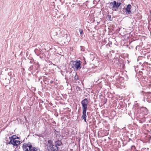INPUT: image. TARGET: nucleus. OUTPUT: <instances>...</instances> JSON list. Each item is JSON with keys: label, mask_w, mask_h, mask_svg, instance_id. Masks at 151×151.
<instances>
[{"label": "nucleus", "mask_w": 151, "mask_h": 151, "mask_svg": "<svg viewBox=\"0 0 151 151\" xmlns=\"http://www.w3.org/2000/svg\"><path fill=\"white\" fill-rule=\"evenodd\" d=\"M88 100L87 99L85 98L82 100L81 102V104L82 105V108L83 110L82 115L81 116V118L83 119L85 122L88 124V121L86 120L87 116L86 115V113L87 109V104H88Z\"/></svg>", "instance_id": "f257e3e1"}, {"label": "nucleus", "mask_w": 151, "mask_h": 151, "mask_svg": "<svg viewBox=\"0 0 151 151\" xmlns=\"http://www.w3.org/2000/svg\"><path fill=\"white\" fill-rule=\"evenodd\" d=\"M106 4L109 5L108 7L109 9H111L113 11H116L119 9L120 5L122 4V3L120 2H117L115 1H114L109 3H107Z\"/></svg>", "instance_id": "f03ea898"}, {"label": "nucleus", "mask_w": 151, "mask_h": 151, "mask_svg": "<svg viewBox=\"0 0 151 151\" xmlns=\"http://www.w3.org/2000/svg\"><path fill=\"white\" fill-rule=\"evenodd\" d=\"M132 6L130 4L126 5L122 9V14L126 16H128L132 14L131 9Z\"/></svg>", "instance_id": "7ed1b4c3"}, {"label": "nucleus", "mask_w": 151, "mask_h": 151, "mask_svg": "<svg viewBox=\"0 0 151 151\" xmlns=\"http://www.w3.org/2000/svg\"><path fill=\"white\" fill-rule=\"evenodd\" d=\"M48 145H47V149L48 151H58L59 147L56 146L53 143L52 141L51 140H49L47 141Z\"/></svg>", "instance_id": "20e7f679"}, {"label": "nucleus", "mask_w": 151, "mask_h": 151, "mask_svg": "<svg viewBox=\"0 0 151 151\" xmlns=\"http://www.w3.org/2000/svg\"><path fill=\"white\" fill-rule=\"evenodd\" d=\"M82 62L80 60H77L76 61L72 60L71 61V63L72 66V68H73L74 70H80L81 68Z\"/></svg>", "instance_id": "39448f33"}, {"label": "nucleus", "mask_w": 151, "mask_h": 151, "mask_svg": "<svg viewBox=\"0 0 151 151\" xmlns=\"http://www.w3.org/2000/svg\"><path fill=\"white\" fill-rule=\"evenodd\" d=\"M145 57L139 56L137 59V61L139 64L141 65L143 68H145L147 67L148 63L145 61Z\"/></svg>", "instance_id": "423d86ee"}, {"label": "nucleus", "mask_w": 151, "mask_h": 151, "mask_svg": "<svg viewBox=\"0 0 151 151\" xmlns=\"http://www.w3.org/2000/svg\"><path fill=\"white\" fill-rule=\"evenodd\" d=\"M35 147H33L31 143H28L27 144L25 143L22 145V147L23 150L25 151H32L33 148Z\"/></svg>", "instance_id": "0eeeda50"}, {"label": "nucleus", "mask_w": 151, "mask_h": 151, "mask_svg": "<svg viewBox=\"0 0 151 151\" xmlns=\"http://www.w3.org/2000/svg\"><path fill=\"white\" fill-rule=\"evenodd\" d=\"M141 70L142 71L140 70L139 71V74L140 75V78H142V80L144 81L147 75V70L146 68H141Z\"/></svg>", "instance_id": "6e6552de"}, {"label": "nucleus", "mask_w": 151, "mask_h": 151, "mask_svg": "<svg viewBox=\"0 0 151 151\" xmlns=\"http://www.w3.org/2000/svg\"><path fill=\"white\" fill-rule=\"evenodd\" d=\"M139 109L141 112L145 115H147L149 113V111L146 107L144 106L139 107Z\"/></svg>", "instance_id": "1a4fd4ad"}, {"label": "nucleus", "mask_w": 151, "mask_h": 151, "mask_svg": "<svg viewBox=\"0 0 151 151\" xmlns=\"http://www.w3.org/2000/svg\"><path fill=\"white\" fill-rule=\"evenodd\" d=\"M54 144L56 145V146L57 147L60 146L61 145H63L61 141L59 140L55 141Z\"/></svg>", "instance_id": "9d476101"}, {"label": "nucleus", "mask_w": 151, "mask_h": 151, "mask_svg": "<svg viewBox=\"0 0 151 151\" xmlns=\"http://www.w3.org/2000/svg\"><path fill=\"white\" fill-rule=\"evenodd\" d=\"M20 137H19L16 135H13L11 137H9V139H11V140H15L16 139H20Z\"/></svg>", "instance_id": "9b49d317"}, {"label": "nucleus", "mask_w": 151, "mask_h": 151, "mask_svg": "<svg viewBox=\"0 0 151 151\" xmlns=\"http://www.w3.org/2000/svg\"><path fill=\"white\" fill-rule=\"evenodd\" d=\"M135 17L137 18V20H139L142 19V16L141 14L138 13L136 14Z\"/></svg>", "instance_id": "f8f14e48"}, {"label": "nucleus", "mask_w": 151, "mask_h": 151, "mask_svg": "<svg viewBox=\"0 0 151 151\" xmlns=\"http://www.w3.org/2000/svg\"><path fill=\"white\" fill-rule=\"evenodd\" d=\"M79 31L80 33V34H81V37L83 38V37H84V36H83V29H79Z\"/></svg>", "instance_id": "ddd939ff"}, {"label": "nucleus", "mask_w": 151, "mask_h": 151, "mask_svg": "<svg viewBox=\"0 0 151 151\" xmlns=\"http://www.w3.org/2000/svg\"><path fill=\"white\" fill-rule=\"evenodd\" d=\"M141 55L144 56H146L147 55V58H148V55H149V53L148 52H145V51L144 52H141Z\"/></svg>", "instance_id": "4468645a"}, {"label": "nucleus", "mask_w": 151, "mask_h": 151, "mask_svg": "<svg viewBox=\"0 0 151 151\" xmlns=\"http://www.w3.org/2000/svg\"><path fill=\"white\" fill-rule=\"evenodd\" d=\"M79 78L78 77V76L77 74L76 73L74 77V80L76 81L79 80Z\"/></svg>", "instance_id": "2eb2a0df"}, {"label": "nucleus", "mask_w": 151, "mask_h": 151, "mask_svg": "<svg viewBox=\"0 0 151 151\" xmlns=\"http://www.w3.org/2000/svg\"><path fill=\"white\" fill-rule=\"evenodd\" d=\"M32 151H40V149L38 147H34L33 148Z\"/></svg>", "instance_id": "dca6fc26"}, {"label": "nucleus", "mask_w": 151, "mask_h": 151, "mask_svg": "<svg viewBox=\"0 0 151 151\" xmlns=\"http://www.w3.org/2000/svg\"><path fill=\"white\" fill-rule=\"evenodd\" d=\"M107 19L108 20L111 21L112 19L110 15H108L107 16Z\"/></svg>", "instance_id": "f3484780"}, {"label": "nucleus", "mask_w": 151, "mask_h": 151, "mask_svg": "<svg viewBox=\"0 0 151 151\" xmlns=\"http://www.w3.org/2000/svg\"><path fill=\"white\" fill-rule=\"evenodd\" d=\"M12 145H13L14 146H15L16 147H18V145L17 143L15 142L14 140H12Z\"/></svg>", "instance_id": "a211bd4d"}, {"label": "nucleus", "mask_w": 151, "mask_h": 151, "mask_svg": "<svg viewBox=\"0 0 151 151\" xmlns=\"http://www.w3.org/2000/svg\"><path fill=\"white\" fill-rule=\"evenodd\" d=\"M99 1L100 0H93V3L94 4L96 5L98 4V3Z\"/></svg>", "instance_id": "6ab92c4d"}, {"label": "nucleus", "mask_w": 151, "mask_h": 151, "mask_svg": "<svg viewBox=\"0 0 151 151\" xmlns=\"http://www.w3.org/2000/svg\"><path fill=\"white\" fill-rule=\"evenodd\" d=\"M136 147L135 146H132L131 147V149L127 151H134Z\"/></svg>", "instance_id": "aec40b11"}, {"label": "nucleus", "mask_w": 151, "mask_h": 151, "mask_svg": "<svg viewBox=\"0 0 151 151\" xmlns=\"http://www.w3.org/2000/svg\"><path fill=\"white\" fill-rule=\"evenodd\" d=\"M54 132L57 135H60V131H57V130H56L55 129H54Z\"/></svg>", "instance_id": "412c9836"}, {"label": "nucleus", "mask_w": 151, "mask_h": 151, "mask_svg": "<svg viewBox=\"0 0 151 151\" xmlns=\"http://www.w3.org/2000/svg\"><path fill=\"white\" fill-rule=\"evenodd\" d=\"M81 50V51H85V48L84 47L82 46H80Z\"/></svg>", "instance_id": "4be33fe9"}, {"label": "nucleus", "mask_w": 151, "mask_h": 151, "mask_svg": "<svg viewBox=\"0 0 151 151\" xmlns=\"http://www.w3.org/2000/svg\"><path fill=\"white\" fill-rule=\"evenodd\" d=\"M147 101L149 102H151V96L147 98Z\"/></svg>", "instance_id": "5701e85b"}, {"label": "nucleus", "mask_w": 151, "mask_h": 151, "mask_svg": "<svg viewBox=\"0 0 151 151\" xmlns=\"http://www.w3.org/2000/svg\"><path fill=\"white\" fill-rule=\"evenodd\" d=\"M33 68V65H31L28 68V70L29 71H31L32 70Z\"/></svg>", "instance_id": "b1692460"}, {"label": "nucleus", "mask_w": 151, "mask_h": 151, "mask_svg": "<svg viewBox=\"0 0 151 151\" xmlns=\"http://www.w3.org/2000/svg\"><path fill=\"white\" fill-rule=\"evenodd\" d=\"M112 44V42H109L106 45V46L107 47H108V46H109V47H111L110 46V45H111Z\"/></svg>", "instance_id": "393cba45"}, {"label": "nucleus", "mask_w": 151, "mask_h": 151, "mask_svg": "<svg viewBox=\"0 0 151 151\" xmlns=\"http://www.w3.org/2000/svg\"><path fill=\"white\" fill-rule=\"evenodd\" d=\"M10 139V141H9L8 142H7V144H12V140H11V139Z\"/></svg>", "instance_id": "a878e982"}, {"label": "nucleus", "mask_w": 151, "mask_h": 151, "mask_svg": "<svg viewBox=\"0 0 151 151\" xmlns=\"http://www.w3.org/2000/svg\"><path fill=\"white\" fill-rule=\"evenodd\" d=\"M76 89L78 91H80L81 90V88L78 86L76 87Z\"/></svg>", "instance_id": "bb28decb"}, {"label": "nucleus", "mask_w": 151, "mask_h": 151, "mask_svg": "<svg viewBox=\"0 0 151 151\" xmlns=\"http://www.w3.org/2000/svg\"><path fill=\"white\" fill-rule=\"evenodd\" d=\"M126 141H124L123 143H122V144H123V146H124L125 145H126Z\"/></svg>", "instance_id": "cd10ccee"}, {"label": "nucleus", "mask_w": 151, "mask_h": 151, "mask_svg": "<svg viewBox=\"0 0 151 151\" xmlns=\"http://www.w3.org/2000/svg\"><path fill=\"white\" fill-rule=\"evenodd\" d=\"M83 59L84 60V62L83 63V65H84L86 64V61H85V59L84 58H83Z\"/></svg>", "instance_id": "c85d7f7f"}, {"label": "nucleus", "mask_w": 151, "mask_h": 151, "mask_svg": "<svg viewBox=\"0 0 151 151\" xmlns=\"http://www.w3.org/2000/svg\"><path fill=\"white\" fill-rule=\"evenodd\" d=\"M38 136L39 137H41L42 138H43L44 137V135L42 134H40L38 135Z\"/></svg>", "instance_id": "c756f323"}, {"label": "nucleus", "mask_w": 151, "mask_h": 151, "mask_svg": "<svg viewBox=\"0 0 151 151\" xmlns=\"http://www.w3.org/2000/svg\"><path fill=\"white\" fill-rule=\"evenodd\" d=\"M36 66H37V68H39V67H40V65H39V63H37L36 64Z\"/></svg>", "instance_id": "7c9ffc66"}, {"label": "nucleus", "mask_w": 151, "mask_h": 151, "mask_svg": "<svg viewBox=\"0 0 151 151\" xmlns=\"http://www.w3.org/2000/svg\"><path fill=\"white\" fill-rule=\"evenodd\" d=\"M35 80L36 81H39L40 80V78H36Z\"/></svg>", "instance_id": "2f4dec72"}, {"label": "nucleus", "mask_w": 151, "mask_h": 151, "mask_svg": "<svg viewBox=\"0 0 151 151\" xmlns=\"http://www.w3.org/2000/svg\"><path fill=\"white\" fill-rule=\"evenodd\" d=\"M130 141H132V139L131 138H129V140H127V141L128 142H129Z\"/></svg>", "instance_id": "473e14b6"}, {"label": "nucleus", "mask_w": 151, "mask_h": 151, "mask_svg": "<svg viewBox=\"0 0 151 151\" xmlns=\"http://www.w3.org/2000/svg\"><path fill=\"white\" fill-rule=\"evenodd\" d=\"M21 142L20 141H19V140H18V142H17V144H18V145H20V143H21Z\"/></svg>", "instance_id": "72a5a7b5"}, {"label": "nucleus", "mask_w": 151, "mask_h": 151, "mask_svg": "<svg viewBox=\"0 0 151 151\" xmlns=\"http://www.w3.org/2000/svg\"><path fill=\"white\" fill-rule=\"evenodd\" d=\"M66 109V110H67V111H68V109H69V108H68V107H67V108H65V109Z\"/></svg>", "instance_id": "f704fd0d"}, {"label": "nucleus", "mask_w": 151, "mask_h": 151, "mask_svg": "<svg viewBox=\"0 0 151 151\" xmlns=\"http://www.w3.org/2000/svg\"><path fill=\"white\" fill-rule=\"evenodd\" d=\"M53 82V81H50V83L51 84H52Z\"/></svg>", "instance_id": "c9c22d12"}, {"label": "nucleus", "mask_w": 151, "mask_h": 151, "mask_svg": "<svg viewBox=\"0 0 151 151\" xmlns=\"http://www.w3.org/2000/svg\"><path fill=\"white\" fill-rule=\"evenodd\" d=\"M36 73H38V72H39V71H38V70L37 68L36 69Z\"/></svg>", "instance_id": "e433bc0d"}, {"label": "nucleus", "mask_w": 151, "mask_h": 151, "mask_svg": "<svg viewBox=\"0 0 151 151\" xmlns=\"http://www.w3.org/2000/svg\"><path fill=\"white\" fill-rule=\"evenodd\" d=\"M18 140H14V141H15V142L16 143H17V142H18Z\"/></svg>", "instance_id": "4c0bfd02"}, {"label": "nucleus", "mask_w": 151, "mask_h": 151, "mask_svg": "<svg viewBox=\"0 0 151 151\" xmlns=\"http://www.w3.org/2000/svg\"><path fill=\"white\" fill-rule=\"evenodd\" d=\"M132 136H133V134H130V137H132Z\"/></svg>", "instance_id": "58836bf2"}, {"label": "nucleus", "mask_w": 151, "mask_h": 151, "mask_svg": "<svg viewBox=\"0 0 151 151\" xmlns=\"http://www.w3.org/2000/svg\"><path fill=\"white\" fill-rule=\"evenodd\" d=\"M40 102L41 103H43V101L42 100H41L40 101Z\"/></svg>", "instance_id": "ea45409f"}, {"label": "nucleus", "mask_w": 151, "mask_h": 151, "mask_svg": "<svg viewBox=\"0 0 151 151\" xmlns=\"http://www.w3.org/2000/svg\"><path fill=\"white\" fill-rule=\"evenodd\" d=\"M36 51H38V50H35V53L36 54H37V53H36Z\"/></svg>", "instance_id": "a19ab883"}, {"label": "nucleus", "mask_w": 151, "mask_h": 151, "mask_svg": "<svg viewBox=\"0 0 151 151\" xmlns=\"http://www.w3.org/2000/svg\"><path fill=\"white\" fill-rule=\"evenodd\" d=\"M68 111H69V112H70V111H71V110H70V109H68Z\"/></svg>", "instance_id": "79ce46f5"}, {"label": "nucleus", "mask_w": 151, "mask_h": 151, "mask_svg": "<svg viewBox=\"0 0 151 151\" xmlns=\"http://www.w3.org/2000/svg\"><path fill=\"white\" fill-rule=\"evenodd\" d=\"M35 135H36V136H38V135H39V134H35Z\"/></svg>", "instance_id": "37998d69"}, {"label": "nucleus", "mask_w": 151, "mask_h": 151, "mask_svg": "<svg viewBox=\"0 0 151 151\" xmlns=\"http://www.w3.org/2000/svg\"><path fill=\"white\" fill-rule=\"evenodd\" d=\"M112 52L114 53V50H112Z\"/></svg>", "instance_id": "c03bdc74"}, {"label": "nucleus", "mask_w": 151, "mask_h": 151, "mask_svg": "<svg viewBox=\"0 0 151 151\" xmlns=\"http://www.w3.org/2000/svg\"><path fill=\"white\" fill-rule=\"evenodd\" d=\"M148 57H150V54H149V55H148Z\"/></svg>", "instance_id": "a18cd8bd"}, {"label": "nucleus", "mask_w": 151, "mask_h": 151, "mask_svg": "<svg viewBox=\"0 0 151 151\" xmlns=\"http://www.w3.org/2000/svg\"><path fill=\"white\" fill-rule=\"evenodd\" d=\"M29 63H32V61H30V62H29Z\"/></svg>", "instance_id": "49530a36"}, {"label": "nucleus", "mask_w": 151, "mask_h": 151, "mask_svg": "<svg viewBox=\"0 0 151 151\" xmlns=\"http://www.w3.org/2000/svg\"><path fill=\"white\" fill-rule=\"evenodd\" d=\"M40 83H41V84H42V83H42V81H41Z\"/></svg>", "instance_id": "de8ad7c7"}, {"label": "nucleus", "mask_w": 151, "mask_h": 151, "mask_svg": "<svg viewBox=\"0 0 151 151\" xmlns=\"http://www.w3.org/2000/svg\"><path fill=\"white\" fill-rule=\"evenodd\" d=\"M56 34H55V35H58V33H57V32H56Z\"/></svg>", "instance_id": "09e8293b"}, {"label": "nucleus", "mask_w": 151, "mask_h": 151, "mask_svg": "<svg viewBox=\"0 0 151 151\" xmlns=\"http://www.w3.org/2000/svg\"><path fill=\"white\" fill-rule=\"evenodd\" d=\"M139 151V150H136L135 149V151Z\"/></svg>", "instance_id": "8fccbe9b"}, {"label": "nucleus", "mask_w": 151, "mask_h": 151, "mask_svg": "<svg viewBox=\"0 0 151 151\" xmlns=\"http://www.w3.org/2000/svg\"><path fill=\"white\" fill-rule=\"evenodd\" d=\"M90 55L91 56V55H93V54H90Z\"/></svg>", "instance_id": "3c124183"}, {"label": "nucleus", "mask_w": 151, "mask_h": 151, "mask_svg": "<svg viewBox=\"0 0 151 151\" xmlns=\"http://www.w3.org/2000/svg\"><path fill=\"white\" fill-rule=\"evenodd\" d=\"M40 52H41L40 51L38 54H40Z\"/></svg>", "instance_id": "603ef678"}, {"label": "nucleus", "mask_w": 151, "mask_h": 151, "mask_svg": "<svg viewBox=\"0 0 151 151\" xmlns=\"http://www.w3.org/2000/svg\"><path fill=\"white\" fill-rule=\"evenodd\" d=\"M45 81H44V82L45 83H46L45 82Z\"/></svg>", "instance_id": "864d4df0"}, {"label": "nucleus", "mask_w": 151, "mask_h": 151, "mask_svg": "<svg viewBox=\"0 0 151 151\" xmlns=\"http://www.w3.org/2000/svg\"><path fill=\"white\" fill-rule=\"evenodd\" d=\"M40 58H42V57H41V56H40Z\"/></svg>", "instance_id": "5fc2aeb1"}, {"label": "nucleus", "mask_w": 151, "mask_h": 151, "mask_svg": "<svg viewBox=\"0 0 151 151\" xmlns=\"http://www.w3.org/2000/svg\"><path fill=\"white\" fill-rule=\"evenodd\" d=\"M86 4H85V5L86 6Z\"/></svg>", "instance_id": "6e6d98bb"}, {"label": "nucleus", "mask_w": 151, "mask_h": 151, "mask_svg": "<svg viewBox=\"0 0 151 151\" xmlns=\"http://www.w3.org/2000/svg\"><path fill=\"white\" fill-rule=\"evenodd\" d=\"M54 123H56L55 122H54Z\"/></svg>", "instance_id": "4d7b16f0"}, {"label": "nucleus", "mask_w": 151, "mask_h": 151, "mask_svg": "<svg viewBox=\"0 0 151 151\" xmlns=\"http://www.w3.org/2000/svg\"><path fill=\"white\" fill-rule=\"evenodd\" d=\"M140 62H141V60L140 61Z\"/></svg>", "instance_id": "13d9d810"}]
</instances>
